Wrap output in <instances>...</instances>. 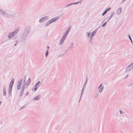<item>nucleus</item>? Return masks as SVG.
<instances>
[{
  "mask_svg": "<svg viewBox=\"0 0 133 133\" xmlns=\"http://www.w3.org/2000/svg\"><path fill=\"white\" fill-rule=\"evenodd\" d=\"M85 85H84H84H83V88H82V92H81V96H80V99H79V102H80V99L81 98V97L83 95V91H84V89L85 88Z\"/></svg>",
  "mask_w": 133,
  "mask_h": 133,
  "instance_id": "nucleus-14",
  "label": "nucleus"
},
{
  "mask_svg": "<svg viewBox=\"0 0 133 133\" xmlns=\"http://www.w3.org/2000/svg\"><path fill=\"white\" fill-rule=\"evenodd\" d=\"M28 94H29V93L28 92H27L26 93V95H27Z\"/></svg>",
  "mask_w": 133,
  "mask_h": 133,
  "instance_id": "nucleus-45",
  "label": "nucleus"
},
{
  "mask_svg": "<svg viewBox=\"0 0 133 133\" xmlns=\"http://www.w3.org/2000/svg\"><path fill=\"white\" fill-rule=\"evenodd\" d=\"M19 29V28H18L14 31L9 33L8 36V38H10L14 36L17 34Z\"/></svg>",
  "mask_w": 133,
  "mask_h": 133,
  "instance_id": "nucleus-3",
  "label": "nucleus"
},
{
  "mask_svg": "<svg viewBox=\"0 0 133 133\" xmlns=\"http://www.w3.org/2000/svg\"><path fill=\"white\" fill-rule=\"evenodd\" d=\"M107 22H105V23H103L102 25V27H104V26H105L106 24V23H107Z\"/></svg>",
  "mask_w": 133,
  "mask_h": 133,
  "instance_id": "nucleus-29",
  "label": "nucleus"
},
{
  "mask_svg": "<svg viewBox=\"0 0 133 133\" xmlns=\"http://www.w3.org/2000/svg\"><path fill=\"white\" fill-rule=\"evenodd\" d=\"M25 79L23 81L22 88L19 94V97L21 96L24 93V90L27 87L25 86Z\"/></svg>",
  "mask_w": 133,
  "mask_h": 133,
  "instance_id": "nucleus-2",
  "label": "nucleus"
},
{
  "mask_svg": "<svg viewBox=\"0 0 133 133\" xmlns=\"http://www.w3.org/2000/svg\"><path fill=\"white\" fill-rule=\"evenodd\" d=\"M8 92L9 94V96H11V91L8 90Z\"/></svg>",
  "mask_w": 133,
  "mask_h": 133,
  "instance_id": "nucleus-26",
  "label": "nucleus"
},
{
  "mask_svg": "<svg viewBox=\"0 0 133 133\" xmlns=\"http://www.w3.org/2000/svg\"><path fill=\"white\" fill-rule=\"evenodd\" d=\"M37 88H38V87H35L34 88V90L35 91H36V90L37 89Z\"/></svg>",
  "mask_w": 133,
  "mask_h": 133,
  "instance_id": "nucleus-40",
  "label": "nucleus"
},
{
  "mask_svg": "<svg viewBox=\"0 0 133 133\" xmlns=\"http://www.w3.org/2000/svg\"><path fill=\"white\" fill-rule=\"evenodd\" d=\"M85 85H84H84H83V88H82V92H81V96H80V99H79V102H80V99L81 98V97L83 95V91H84V89L85 88Z\"/></svg>",
  "mask_w": 133,
  "mask_h": 133,
  "instance_id": "nucleus-13",
  "label": "nucleus"
},
{
  "mask_svg": "<svg viewBox=\"0 0 133 133\" xmlns=\"http://www.w3.org/2000/svg\"><path fill=\"white\" fill-rule=\"evenodd\" d=\"M67 133H72L71 131H69Z\"/></svg>",
  "mask_w": 133,
  "mask_h": 133,
  "instance_id": "nucleus-44",
  "label": "nucleus"
},
{
  "mask_svg": "<svg viewBox=\"0 0 133 133\" xmlns=\"http://www.w3.org/2000/svg\"><path fill=\"white\" fill-rule=\"evenodd\" d=\"M12 87H9L8 90L12 91Z\"/></svg>",
  "mask_w": 133,
  "mask_h": 133,
  "instance_id": "nucleus-39",
  "label": "nucleus"
},
{
  "mask_svg": "<svg viewBox=\"0 0 133 133\" xmlns=\"http://www.w3.org/2000/svg\"><path fill=\"white\" fill-rule=\"evenodd\" d=\"M68 34V32H65L62 37L66 38Z\"/></svg>",
  "mask_w": 133,
  "mask_h": 133,
  "instance_id": "nucleus-18",
  "label": "nucleus"
},
{
  "mask_svg": "<svg viewBox=\"0 0 133 133\" xmlns=\"http://www.w3.org/2000/svg\"><path fill=\"white\" fill-rule=\"evenodd\" d=\"M0 15L8 18L11 17L12 16L10 12H7L6 10L2 9H0Z\"/></svg>",
  "mask_w": 133,
  "mask_h": 133,
  "instance_id": "nucleus-1",
  "label": "nucleus"
},
{
  "mask_svg": "<svg viewBox=\"0 0 133 133\" xmlns=\"http://www.w3.org/2000/svg\"><path fill=\"white\" fill-rule=\"evenodd\" d=\"M6 88L5 86L3 87V96H5L6 94Z\"/></svg>",
  "mask_w": 133,
  "mask_h": 133,
  "instance_id": "nucleus-12",
  "label": "nucleus"
},
{
  "mask_svg": "<svg viewBox=\"0 0 133 133\" xmlns=\"http://www.w3.org/2000/svg\"><path fill=\"white\" fill-rule=\"evenodd\" d=\"M122 11V8L121 7H120L117 10L116 14L117 15H119L120 14V13Z\"/></svg>",
  "mask_w": 133,
  "mask_h": 133,
  "instance_id": "nucleus-10",
  "label": "nucleus"
},
{
  "mask_svg": "<svg viewBox=\"0 0 133 133\" xmlns=\"http://www.w3.org/2000/svg\"><path fill=\"white\" fill-rule=\"evenodd\" d=\"M71 26H69L68 27L67 30L70 31L71 29Z\"/></svg>",
  "mask_w": 133,
  "mask_h": 133,
  "instance_id": "nucleus-35",
  "label": "nucleus"
},
{
  "mask_svg": "<svg viewBox=\"0 0 133 133\" xmlns=\"http://www.w3.org/2000/svg\"><path fill=\"white\" fill-rule=\"evenodd\" d=\"M40 83V81H38L37 83H36V84L35 85L34 87H36V86L38 85V86H40V85H39V84Z\"/></svg>",
  "mask_w": 133,
  "mask_h": 133,
  "instance_id": "nucleus-22",
  "label": "nucleus"
},
{
  "mask_svg": "<svg viewBox=\"0 0 133 133\" xmlns=\"http://www.w3.org/2000/svg\"><path fill=\"white\" fill-rule=\"evenodd\" d=\"M87 37L88 38H90V36L91 35V34L89 32H87Z\"/></svg>",
  "mask_w": 133,
  "mask_h": 133,
  "instance_id": "nucleus-20",
  "label": "nucleus"
},
{
  "mask_svg": "<svg viewBox=\"0 0 133 133\" xmlns=\"http://www.w3.org/2000/svg\"><path fill=\"white\" fill-rule=\"evenodd\" d=\"M14 78H12L10 83H11V84H14Z\"/></svg>",
  "mask_w": 133,
  "mask_h": 133,
  "instance_id": "nucleus-28",
  "label": "nucleus"
},
{
  "mask_svg": "<svg viewBox=\"0 0 133 133\" xmlns=\"http://www.w3.org/2000/svg\"><path fill=\"white\" fill-rule=\"evenodd\" d=\"M22 79H21L18 81L17 83V89L18 90H19L21 88L22 86Z\"/></svg>",
  "mask_w": 133,
  "mask_h": 133,
  "instance_id": "nucleus-4",
  "label": "nucleus"
},
{
  "mask_svg": "<svg viewBox=\"0 0 133 133\" xmlns=\"http://www.w3.org/2000/svg\"><path fill=\"white\" fill-rule=\"evenodd\" d=\"M128 76H129L128 75V74L127 75H126V76L124 78V79H125L127 78Z\"/></svg>",
  "mask_w": 133,
  "mask_h": 133,
  "instance_id": "nucleus-41",
  "label": "nucleus"
},
{
  "mask_svg": "<svg viewBox=\"0 0 133 133\" xmlns=\"http://www.w3.org/2000/svg\"><path fill=\"white\" fill-rule=\"evenodd\" d=\"M119 112L121 115H123V114H124L125 113L123 111L121 110H119Z\"/></svg>",
  "mask_w": 133,
  "mask_h": 133,
  "instance_id": "nucleus-21",
  "label": "nucleus"
},
{
  "mask_svg": "<svg viewBox=\"0 0 133 133\" xmlns=\"http://www.w3.org/2000/svg\"><path fill=\"white\" fill-rule=\"evenodd\" d=\"M50 24L49 23V22H47L46 23V25H45V26H48Z\"/></svg>",
  "mask_w": 133,
  "mask_h": 133,
  "instance_id": "nucleus-36",
  "label": "nucleus"
},
{
  "mask_svg": "<svg viewBox=\"0 0 133 133\" xmlns=\"http://www.w3.org/2000/svg\"><path fill=\"white\" fill-rule=\"evenodd\" d=\"M107 12H106V11H104V12L102 14V16H104L106 13Z\"/></svg>",
  "mask_w": 133,
  "mask_h": 133,
  "instance_id": "nucleus-37",
  "label": "nucleus"
},
{
  "mask_svg": "<svg viewBox=\"0 0 133 133\" xmlns=\"http://www.w3.org/2000/svg\"><path fill=\"white\" fill-rule=\"evenodd\" d=\"M31 79L30 78H29L28 80L27 81L26 85V87L28 86L30 83Z\"/></svg>",
  "mask_w": 133,
  "mask_h": 133,
  "instance_id": "nucleus-15",
  "label": "nucleus"
},
{
  "mask_svg": "<svg viewBox=\"0 0 133 133\" xmlns=\"http://www.w3.org/2000/svg\"><path fill=\"white\" fill-rule=\"evenodd\" d=\"M115 14V12H111L110 16L108 20H107V22H108L111 18Z\"/></svg>",
  "mask_w": 133,
  "mask_h": 133,
  "instance_id": "nucleus-11",
  "label": "nucleus"
},
{
  "mask_svg": "<svg viewBox=\"0 0 133 133\" xmlns=\"http://www.w3.org/2000/svg\"><path fill=\"white\" fill-rule=\"evenodd\" d=\"M103 88L104 87L103 86H102V84L100 85L98 88V89H99L98 92H101L103 90Z\"/></svg>",
  "mask_w": 133,
  "mask_h": 133,
  "instance_id": "nucleus-7",
  "label": "nucleus"
},
{
  "mask_svg": "<svg viewBox=\"0 0 133 133\" xmlns=\"http://www.w3.org/2000/svg\"><path fill=\"white\" fill-rule=\"evenodd\" d=\"M18 42L16 40L15 41V43L14 44V46H15L17 44V43Z\"/></svg>",
  "mask_w": 133,
  "mask_h": 133,
  "instance_id": "nucleus-32",
  "label": "nucleus"
},
{
  "mask_svg": "<svg viewBox=\"0 0 133 133\" xmlns=\"http://www.w3.org/2000/svg\"><path fill=\"white\" fill-rule=\"evenodd\" d=\"M1 103H2V102L1 101H0V105L1 104Z\"/></svg>",
  "mask_w": 133,
  "mask_h": 133,
  "instance_id": "nucleus-46",
  "label": "nucleus"
},
{
  "mask_svg": "<svg viewBox=\"0 0 133 133\" xmlns=\"http://www.w3.org/2000/svg\"><path fill=\"white\" fill-rule=\"evenodd\" d=\"M49 17L48 16H45L44 17L42 18L39 20V22L41 23L46 21V20L49 19Z\"/></svg>",
  "mask_w": 133,
  "mask_h": 133,
  "instance_id": "nucleus-5",
  "label": "nucleus"
},
{
  "mask_svg": "<svg viewBox=\"0 0 133 133\" xmlns=\"http://www.w3.org/2000/svg\"><path fill=\"white\" fill-rule=\"evenodd\" d=\"M87 79H86V80H85V82H84V85H85L86 86V84L87 83Z\"/></svg>",
  "mask_w": 133,
  "mask_h": 133,
  "instance_id": "nucleus-30",
  "label": "nucleus"
},
{
  "mask_svg": "<svg viewBox=\"0 0 133 133\" xmlns=\"http://www.w3.org/2000/svg\"><path fill=\"white\" fill-rule=\"evenodd\" d=\"M51 20H52V22H55V21H56L55 19V18H52V19H51Z\"/></svg>",
  "mask_w": 133,
  "mask_h": 133,
  "instance_id": "nucleus-33",
  "label": "nucleus"
},
{
  "mask_svg": "<svg viewBox=\"0 0 133 133\" xmlns=\"http://www.w3.org/2000/svg\"><path fill=\"white\" fill-rule=\"evenodd\" d=\"M60 18V17L59 16L56 17H55V19L56 21H57Z\"/></svg>",
  "mask_w": 133,
  "mask_h": 133,
  "instance_id": "nucleus-24",
  "label": "nucleus"
},
{
  "mask_svg": "<svg viewBox=\"0 0 133 133\" xmlns=\"http://www.w3.org/2000/svg\"><path fill=\"white\" fill-rule=\"evenodd\" d=\"M132 68H131V67L130 66H128L126 68V69L125 70V71L128 72L129 70L131 69Z\"/></svg>",
  "mask_w": 133,
  "mask_h": 133,
  "instance_id": "nucleus-17",
  "label": "nucleus"
},
{
  "mask_svg": "<svg viewBox=\"0 0 133 133\" xmlns=\"http://www.w3.org/2000/svg\"><path fill=\"white\" fill-rule=\"evenodd\" d=\"M128 36L129 37V39L130 40L131 43L132 44L133 43V42H132V39L131 38L130 36L129 35H128Z\"/></svg>",
  "mask_w": 133,
  "mask_h": 133,
  "instance_id": "nucleus-23",
  "label": "nucleus"
},
{
  "mask_svg": "<svg viewBox=\"0 0 133 133\" xmlns=\"http://www.w3.org/2000/svg\"><path fill=\"white\" fill-rule=\"evenodd\" d=\"M49 46H48L47 47V48H48V49H49Z\"/></svg>",
  "mask_w": 133,
  "mask_h": 133,
  "instance_id": "nucleus-47",
  "label": "nucleus"
},
{
  "mask_svg": "<svg viewBox=\"0 0 133 133\" xmlns=\"http://www.w3.org/2000/svg\"><path fill=\"white\" fill-rule=\"evenodd\" d=\"M74 44V43H72L70 45V46L68 48V49L69 50L73 46V45Z\"/></svg>",
  "mask_w": 133,
  "mask_h": 133,
  "instance_id": "nucleus-19",
  "label": "nucleus"
},
{
  "mask_svg": "<svg viewBox=\"0 0 133 133\" xmlns=\"http://www.w3.org/2000/svg\"><path fill=\"white\" fill-rule=\"evenodd\" d=\"M65 38L62 37V39L60 41L59 44L61 45L65 41Z\"/></svg>",
  "mask_w": 133,
  "mask_h": 133,
  "instance_id": "nucleus-9",
  "label": "nucleus"
},
{
  "mask_svg": "<svg viewBox=\"0 0 133 133\" xmlns=\"http://www.w3.org/2000/svg\"><path fill=\"white\" fill-rule=\"evenodd\" d=\"M13 84L10 83L9 85V87H12L13 86Z\"/></svg>",
  "mask_w": 133,
  "mask_h": 133,
  "instance_id": "nucleus-31",
  "label": "nucleus"
},
{
  "mask_svg": "<svg viewBox=\"0 0 133 133\" xmlns=\"http://www.w3.org/2000/svg\"><path fill=\"white\" fill-rule=\"evenodd\" d=\"M98 29H97L96 30H94L91 34V35L90 37V42H91V41L92 39V38H93V36L95 35L96 33L97 32V30H98Z\"/></svg>",
  "mask_w": 133,
  "mask_h": 133,
  "instance_id": "nucleus-6",
  "label": "nucleus"
},
{
  "mask_svg": "<svg viewBox=\"0 0 133 133\" xmlns=\"http://www.w3.org/2000/svg\"><path fill=\"white\" fill-rule=\"evenodd\" d=\"M48 50L46 51L45 54V56L46 57L48 55Z\"/></svg>",
  "mask_w": 133,
  "mask_h": 133,
  "instance_id": "nucleus-27",
  "label": "nucleus"
},
{
  "mask_svg": "<svg viewBox=\"0 0 133 133\" xmlns=\"http://www.w3.org/2000/svg\"><path fill=\"white\" fill-rule=\"evenodd\" d=\"M80 2V1H78V2H77L74 3H72L70 4H69L66 5V6H65V8H66L69 7V6H70L71 5H75V4H78Z\"/></svg>",
  "mask_w": 133,
  "mask_h": 133,
  "instance_id": "nucleus-8",
  "label": "nucleus"
},
{
  "mask_svg": "<svg viewBox=\"0 0 133 133\" xmlns=\"http://www.w3.org/2000/svg\"><path fill=\"white\" fill-rule=\"evenodd\" d=\"M41 98L40 96V95H38L34 97V101H37L38 100Z\"/></svg>",
  "mask_w": 133,
  "mask_h": 133,
  "instance_id": "nucleus-16",
  "label": "nucleus"
},
{
  "mask_svg": "<svg viewBox=\"0 0 133 133\" xmlns=\"http://www.w3.org/2000/svg\"><path fill=\"white\" fill-rule=\"evenodd\" d=\"M48 22H49V23L50 24H51V23H52V21L51 20H49L48 21Z\"/></svg>",
  "mask_w": 133,
  "mask_h": 133,
  "instance_id": "nucleus-34",
  "label": "nucleus"
},
{
  "mask_svg": "<svg viewBox=\"0 0 133 133\" xmlns=\"http://www.w3.org/2000/svg\"><path fill=\"white\" fill-rule=\"evenodd\" d=\"M23 108V107L21 109H22Z\"/></svg>",
  "mask_w": 133,
  "mask_h": 133,
  "instance_id": "nucleus-48",
  "label": "nucleus"
},
{
  "mask_svg": "<svg viewBox=\"0 0 133 133\" xmlns=\"http://www.w3.org/2000/svg\"><path fill=\"white\" fill-rule=\"evenodd\" d=\"M69 31L68 30H67V31H66L65 32H68V34L69 32Z\"/></svg>",
  "mask_w": 133,
  "mask_h": 133,
  "instance_id": "nucleus-43",
  "label": "nucleus"
},
{
  "mask_svg": "<svg viewBox=\"0 0 133 133\" xmlns=\"http://www.w3.org/2000/svg\"><path fill=\"white\" fill-rule=\"evenodd\" d=\"M111 8H108V9H106L105 11H106V12L107 13V12L108 11L110 10H111Z\"/></svg>",
  "mask_w": 133,
  "mask_h": 133,
  "instance_id": "nucleus-25",
  "label": "nucleus"
},
{
  "mask_svg": "<svg viewBox=\"0 0 133 133\" xmlns=\"http://www.w3.org/2000/svg\"><path fill=\"white\" fill-rule=\"evenodd\" d=\"M130 66L131 67L132 69L133 68V62L130 64Z\"/></svg>",
  "mask_w": 133,
  "mask_h": 133,
  "instance_id": "nucleus-38",
  "label": "nucleus"
},
{
  "mask_svg": "<svg viewBox=\"0 0 133 133\" xmlns=\"http://www.w3.org/2000/svg\"><path fill=\"white\" fill-rule=\"evenodd\" d=\"M126 0H123L122 1V2H121V4H122V3L123 2H125V1H126Z\"/></svg>",
  "mask_w": 133,
  "mask_h": 133,
  "instance_id": "nucleus-42",
  "label": "nucleus"
}]
</instances>
